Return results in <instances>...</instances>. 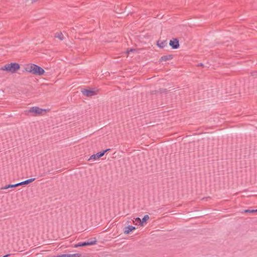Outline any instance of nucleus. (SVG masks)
Here are the masks:
<instances>
[{"label": "nucleus", "instance_id": "f257e3e1", "mask_svg": "<svg viewBox=\"0 0 257 257\" xmlns=\"http://www.w3.org/2000/svg\"><path fill=\"white\" fill-rule=\"evenodd\" d=\"M24 69L26 72L35 75L41 76L45 73L44 70L42 67L33 63L26 64Z\"/></svg>", "mask_w": 257, "mask_h": 257}, {"label": "nucleus", "instance_id": "4468645a", "mask_svg": "<svg viewBox=\"0 0 257 257\" xmlns=\"http://www.w3.org/2000/svg\"><path fill=\"white\" fill-rule=\"evenodd\" d=\"M18 187V184H9V185H6L4 187H3L2 188V189H9V188H14V187Z\"/></svg>", "mask_w": 257, "mask_h": 257}, {"label": "nucleus", "instance_id": "f3484780", "mask_svg": "<svg viewBox=\"0 0 257 257\" xmlns=\"http://www.w3.org/2000/svg\"><path fill=\"white\" fill-rule=\"evenodd\" d=\"M68 257H81V254L79 253L68 254Z\"/></svg>", "mask_w": 257, "mask_h": 257}, {"label": "nucleus", "instance_id": "9b49d317", "mask_svg": "<svg viewBox=\"0 0 257 257\" xmlns=\"http://www.w3.org/2000/svg\"><path fill=\"white\" fill-rule=\"evenodd\" d=\"M173 57L172 55H166V56H163L161 58L160 61L161 62L166 61L168 60H172L173 59Z\"/></svg>", "mask_w": 257, "mask_h": 257}, {"label": "nucleus", "instance_id": "6e6552de", "mask_svg": "<svg viewBox=\"0 0 257 257\" xmlns=\"http://www.w3.org/2000/svg\"><path fill=\"white\" fill-rule=\"evenodd\" d=\"M136 229V227L133 226L129 225L126 227L124 229V233L125 234H129L131 232Z\"/></svg>", "mask_w": 257, "mask_h": 257}, {"label": "nucleus", "instance_id": "423d86ee", "mask_svg": "<svg viewBox=\"0 0 257 257\" xmlns=\"http://www.w3.org/2000/svg\"><path fill=\"white\" fill-rule=\"evenodd\" d=\"M81 92L84 95L87 97H91L97 94V90L95 89H84Z\"/></svg>", "mask_w": 257, "mask_h": 257}, {"label": "nucleus", "instance_id": "0eeeda50", "mask_svg": "<svg viewBox=\"0 0 257 257\" xmlns=\"http://www.w3.org/2000/svg\"><path fill=\"white\" fill-rule=\"evenodd\" d=\"M169 44L173 49H177L179 47V41L176 39L171 40Z\"/></svg>", "mask_w": 257, "mask_h": 257}, {"label": "nucleus", "instance_id": "ddd939ff", "mask_svg": "<svg viewBox=\"0 0 257 257\" xmlns=\"http://www.w3.org/2000/svg\"><path fill=\"white\" fill-rule=\"evenodd\" d=\"M55 37L58 38L60 40H62L64 39V36L61 32L57 33L55 35Z\"/></svg>", "mask_w": 257, "mask_h": 257}, {"label": "nucleus", "instance_id": "a211bd4d", "mask_svg": "<svg viewBox=\"0 0 257 257\" xmlns=\"http://www.w3.org/2000/svg\"><path fill=\"white\" fill-rule=\"evenodd\" d=\"M57 257H68V254H61L59 255H57Z\"/></svg>", "mask_w": 257, "mask_h": 257}, {"label": "nucleus", "instance_id": "f03ea898", "mask_svg": "<svg viewBox=\"0 0 257 257\" xmlns=\"http://www.w3.org/2000/svg\"><path fill=\"white\" fill-rule=\"evenodd\" d=\"M20 68V65L18 63H8L1 68L2 71H6L12 74L16 73Z\"/></svg>", "mask_w": 257, "mask_h": 257}, {"label": "nucleus", "instance_id": "7ed1b4c3", "mask_svg": "<svg viewBox=\"0 0 257 257\" xmlns=\"http://www.w3.org/2000/svg\"><path fill=\"white\" fill-rule=\"evenodd\" d=\"M47 110L45 109H42L37 106H34L31 107L28 111V113H31L33 115H40L43 113V112H47Z\"/></svg>", "mask_w": 257, "mask_h": 257}, {"label": "nucleus", "instance_id": "f8f14e48", "mask_svg": "<svg viewBox=\"0 0 257 257\" xmlns=\"http://www.w3.org/2000/svg\"><path fill=\"white\" fill-rule=\"evenodd\" d=\"M149 219V216L148 215H146L144 216L143 219L141 220V226H143L145 224L147 223V221Z\"/></svg>", "mask_w": 257, "mask_h": 257}, {"label": "nucleus", "instance_id": "39448f33", "mask_svg": "<svg viewBox=\"0 0 257 257\" xmlns=\"http://www.w3.org/2000/svg\"><path fill=\"white\" fill-rule=\"evenodd\" d=\"M97 240L96 238H94L93 240L87 242H79L73 245L74 247H78L80 246H84L86 245H94L96 243Z\"/></svg>", "mask_w": 257, "mask_h": 257}, {"label": "nucleus", "instance_id": "20e7f679", "mask_svg": "<svg viewBox=\"0 0 257 257\" xmlns=\"http://www.w3.org/2000/svg\"><path fill=\"white\" fill-rule=\"evenodd\" d=\"M109 149H106L105 150H104L102 152H100L96 153V154L91 155L88 159V161L92 160V161H94L99 160V158H100L101 157H102L106 152H107V151H109Z\"/></svg>", "mask_w": 257, "mask_h": 257}, {"label": "nucleus", "instance_id": "9d476101", "mask_svg": "<svg viewBox=\"0 0 257 257\" xmlns=\"http://www.w3.org/2000/svg\"><path fill=\"white\" fill-rule=\"evenodd\" d=\"M167 41H166V40H164V41L159 40L157 42V45L160 48H163L167 45Z\"/></svg>", "mask_w": 257, "mask_h": 257}, {"label": "nucleus", "instance_id": "1a4fd4ad", "mask_svg": "<svg viewBox=\"0 0 257 257\" xmlns=\"http://www.w3.org/2000/svg\"><path fill=\"white\" fill-rule=\"evenodd\" d=\"M35 178H31V179L25 180L24 181L21 182L20 183H17L18 186L28 184L29 183L33 182L34 181H35Z\"/></svg>", "mask_w": 257, "mask_h": 257}, {"label": "nucleus", "instance_id": "2eb2a0df", "mask_svg": "<svg viewBox=\"0 0 257 257\" xmlns=\"http://www.w3.org/2000/svg\"><path fill=\"white\" fill-rule=\"evenodd\" d=\"M133 221L135 225H139L141 226V219L139 217L134 218Z\"/></svg>", "mask_w": 257, "mask_h": 257}, {"label": "nucleus", "instance_id": "dca6fc26", "mask_svg": "<svg viewBox=\"0 0 257 257\" xmlns=\"http://www.w3.org/2000/svg\"><path fill=\"white\" fill-rule=\"evenodd\" d=\"M243 212H245V213H253V212H257V209H255V210L247 209V210H244Z\"/></svg>", "mask_w": 257, "mask_h": 257}]
</instances>
